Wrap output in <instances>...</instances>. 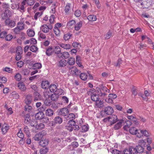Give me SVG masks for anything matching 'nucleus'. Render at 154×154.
Instances as JSON below:
<instances>
[{"label":"nucleus","mask_w":154,"mask_h":154,"mask_svg":"<svg viewBox=\"0 0 154 154\" xmlns=\"http://www.w3.org/2000/svg\"><path fill=\"white\" fill-rule=\"evenodd\" d=\"M58 57L67 59L69 57V54L68 52H62L58 55Z\"/></svg>","instance_id":"nucleus-14"},{"label":"nucleus","mask_w":154,"mask_h":154,"mask_svg":"<svg viewBox=\"0 0 154 154\" xmlns=\"http://www.w3.org/2000/svg\"><path fill=\"white\" fill-rule=\"evenodd\" d=\"M71 4L69 3H67L64 9V11L66 13H67L69 11Z\"/></svg>","instance_id":"nucleus-50"},{"label":"nucleus","mask_w":154,"mask_h":154,"mask_svg":"<svg viewBox=\"0 0 154 154\" xmlns=\"http://www.w3.org/2000/svg\"><path fill=\"white\" fill-rule=\"evenodd\" d=\"M67 120L69 121H74V120L75 119V115L72 113H70L69 114L66 118Z\"/></svg>","instance_id":"nucleus-26"},{"label":"nucleus","mask_w":154,"mask_h":154,"mask_svg":"<svg viewBox=\"0 0 154 154\" xmlns=\"http://www.w3.org/2000/svg\"><path fill=\"white\" fill-rule=\"evenodd\" d=\"M45 127L44 124L41 123L38 124H36L35 125V128L37 129H41Z\"/></svg>","instance_id":"nucleus-53"},{"label":"nucleus","mask_w":154,"mask_h":154,"mask_svg":"<svg viewBox=\"0 0 154 154\" xmlns=\"http://www.w3.org/2000/svg\"><path fill=\"white\" fill-rule=\"evenodd\" d=\"M45 115L48 116H51L54 114L53 110L51 109H47L45 111Z\"/></svg>","instance_id":"nucleus-30"},{"label":"nucleus","mask_w":154,"mask_h":154,"mask_svg":"<svg viewBox=\"0 0 154 154\" xmlns=\"http://www.w3.org/2000/svg\"><path fill=\"white\" fill-rule=\"evenodd\" d=\"M72 35L69 33H67L65 34L63 36V38L64 40L66 41L68 40L72 36Z\"/></svg>","instance_id":"nucleus-47"},{"label":"nucleus","mask_w":154,"mask_h":154,"mask_svg":"<svg viewBox=\"0 0 154 154\" xmlns=\"http://www.w3.org/2000/svg\"><path fill=\"white\" fill-rule=\"evenodd\" d=\"M53 51V48L50 46L46 48L45 53L47 56H50L54 54Z\"/></svg>","instance_id":"nucleus-9"},{"label":"nucleus","mask_w":154,"mask_h":154,"mask_svg":"<svg viewBox=\"0 0 154 154\" xmlns=\"http://www.w3.org/2000/svg\"><path fill=\"white\" fill-rule=\"evenodd\" d=\"M54 120V123L60 125L63 122V119L60 116L56 117Z\"/></svg>","instance_id":"nucleus-19"},{"label":"nucleus","mask_w":154,"mask_h":154,"mask_svg":"<svg viewBox=\"0 0 154 154\" xmlns=\"http://www.w3.org/2000/svg\"><path fill=\"white\" fill-rule=\"evenodd\" d=\"M72 71H73L75 75L77 76L79 75V73H81V71L78 70L75 66H72Z\"/></svg>","instance_id":"nucleus-38"},{"label":"nucleus","mask_w":154,"mask_h":154,"mask_svg":"<svg viewBox=\"0 0 154 154\" xmlns=\"http://www.w3.org/2000/svg\"><path fill=\"white\" fill-rule=\"evenodd\" d=\"M69 113V110L66 108H63L61 109L58 112V115L66 117Z\"/></svg>","instance_id":"nucleus-6"},{"label":"nucleus","mask_w":154,"mask_h":154,"mask_svg":"<svg viewBox=\"0 0 154 154\" xmlns=\"http://www.w3.org/2000/svg\"><path fill=\"white\" fill-rule=\"evenodd\" d=\"M91 96V100L94 101L96 102L100 99V98H99V95L98 94H93Z\"/></svg>","instance_id":"nucleus-31"},{"label":"nucleus","mask_w":154,"mask_h":154,"mask_svg":"<svg viewBox=\"0 0 154 154\" xmlns=\"http://www.w3.org/2000/svg\"><path fill=\"white\" fill-rule=\"evenodd\" d=\"M54 53L57 55V56L59 55L60 53H61V49L60 47L58 46H54L53 48Z\"/></svg>","instance_id":"nucleus-20"},{"label":"nucleus","mask_w":154,"mask_h":154,"mask_svg":"<svg viewBox=\"0 0 154 154\" xmlns=\"http://www.w3.org/2000/svg\"><path fill=\"white\" fill-rule=\"evenodd\" d=\"M96 90L99 96L103 98L107 95L106 92H109V90L106 87L103 85H101L100 88H97Z\"/></svg>","instance_id":"nucleus-2"},{"label":"nucleus","mask_w":154,"mask_h":154,"mask_svg":"<svg viewBox=\"0 0 154 154\" xmlns=\"http://www.w3.org/2000/svg\"><path fill=\"white\" fill-rule=\"evenodd\" d=\"M16 27L22 30L24 29V24L22 22H19L17 24Z\"/></svg>","instance_id":"nucleus-43"},{"label":"nucleus","mask_w":154,"mask_h":154,"mask_svg":"<svg viewBox=\"0 0 154 154\" xmlns=\"http://www.w3.org/2000/svg\"><path fill=\"white\" fill-rule=\"evenodd\" d=\"M27 34L30 37H32L35 35L34 32L31 29H30L29 30H27Z\"/></svg>","instance_id":"nucleus-54"},{"label":"nucleus","mask_w":154,"mask_h":154,"mask_svg":"<svg viewBox=\"0 0 154 154\" xmlns=\"http://www.w3.org/2000/svg\"><path fill=\"white\" fill-rule=\"evenodd\" d=\"M54 15H51L50 17V19H49V21L50 23L53 24V23L54 21Z\"/></svg>","instance_id":"nucleus-64"},{"label":"nucleus","mask_w":154,"mask_h":154,"mask_svg":"<svg viewBox=\"0 0 154 154\" xmlns=\"http://www.w3.org/2000/svg\"><path fill=\"white\" fill-rule=\"evenodd\" d=\"M48 149L47 147H43L40 149V154H45L48 151Z\"/></svg>","instance_id":"nucleus-41"},{"label":"nucleus","mask_w":154,"mask_h":154,"mask_svg":"<svg viewBox=\"0 0 154 154\" xmlns=\"http://www.w3.org/2000/svg\"><path fill=\"white\" fill-rule=\"evenodd\" d=\"M126 124L127 125H125L123 127V128L124 130L127 131L129 128L130 126L131 125L132 123L130 121H128L126 122Z\"/></svg>","instance_id":"nucleus-46"},{"label":"nucleus","mask_w":154,"mask_h":154,"mask_svg":"<svg viewBox=\"0 0 154 154\" xmlns=\"http://www.w3.org/2000/svg\"><path fill=\"white\" fill-rule=\"evenodd\" d=\"M14 78L16 81H19L21 79L22 76L20 74L17 73L15 75Z\"/></svg>","instance_id":"nucleus-52"},{"label":"nucleus","mask_w":154,"mask_h":154,"mask_svg":"<svg viewBox=\"0 0 154 154\" xmlns=\"http://www.w3.org/2000/svg\"><path fill=\"white\" fill-rule=\"evenodd\" d=\"M141 134L140 137L143 135L144 136L148 137L149 136V134L148 131L146 130H141L140 131V134Z\"/></svg>","instance_id":"nucleus-33"},{"label":"nucleus","mask_w":154,"mask_h":154,"mask_svg":"<svg viewBox=\"0 0 154 154\" xmlns=\"http://www.w3.org/2000/svg\"><path fill=\"white\" fill-rule=\"evenodd\" d=\"M82 25V22L80 21L75 26V29L76 31H78L80 29Z\"/></svg>","instance_id":"nucleus-32"},{"label":"nucleus","mask_w":154,"mask_h":154,"mask_svg":"<svg viewBox=\"0 0 154 154\" xmlns=\"http://www.w3.org/2000/svg\"><path fill=\"white\" fill-rule=\"evenodd\" d=\"M42 67V65L40 63H36L33 64L32 68L34 69H37L41 68Z\"/></svg>","instance_id":"nucleus-42"},{"label":"nucleus","mask_w":154,"mask_h":154,"mask_svg":"<svg viewBox=\"0 0 154 154\" xmlns=\"http://www.w3.org/2000/svg\"><path fill=\"white\" fill-rule=\"evenodd\" d=\"M108 119L109 121L111 123V125L115 123L118 121L117 116L114 115H112L111 116L109 117Z\"/></svg>","instance_id":"nucleus-8"},{"label":"nucleus","mask_w":154,"mask_h":154,"mask_svg":"<svg viewBox=\"0 0 154 154\" xmlns=\"http://www.w3.org/2000/svg\"><path fill=\"white\" fill-rule=\"evenodd\" d=\"M41 29L43 32L45 33H47L49 31L48 26L47 25H43L42 26Z\"/></svg>","instance_id":"nucleus-28"},{"label":"nucleus","mask_w":154,"mask_h":154,"mask_svg":"<svg viewBox=\"0 0 154 154\" xmlns=\"http://www.w3.org/2000/svg\"><path fill=\"white\" fill-rule=\"evenodd\" d=\"M49 88L51 92L57 93L58 95H61L63 91V90L61 89H58L57 86L54 84L51 85Z\"/></svg>","instance_id":"nucleus-4"},{"label":"nucleus","mask_w":154,"mask_h":154,"mask_svg":"<svg viewBox=\"0 0 154 154\" xmlns=\"http://www.w3.org/2000/svg\"><path fill=\"white\" fill-rule=\"evenodd\" d=\"M67 62L70 65H74L75 63V59L74 58L71 57L68 59V62Z\"/></svg>","instance_id":"nucleus-40"},{"label":"nucleus","mask_w":154,"mask_h":154,"mask_svg":"<svg viewBox=\"0 0 154 154\" xmlns=\"http://www.w3.org/2000/svg\"><path fill=\"white\" fill-rule=\"evenodd\" d=\"M33 95L34 96V100L36 101L39 100L41 99V96L37 92H35L34 93Z\"/></svg>","instance_id":"nucleus-25"},{"label":"nucleus","mask_w":154,"mask_h":154,"mask_svg":"<svg viewBox=\"0 0 154 154\" xmlns=\"http://www.w3.org/2000/svg\"><path fill=\"white\" fill-rule=\"evenodd\" d=\"M80 77L82 80L85 81L88 79V75L85 73H81L80 75Z\"/></svg>","instance_id":"nucleus-34"},{"label":"nucleus","mask_w":154,"mask_h":154,"mask_svg":"<svg viewBox=\"0 0 154 154\" xmlns=\"http://www.w3.org/2000/svg\"><path fill=\"white\" fill-rule=\"evenodd\" d=\"M30 116L29 114H26L25 116V121L24 123H25L28 124L30 123Z\"/></svg>","instance_id":"nucleus-39"},{"label":"nucleus","mask_w":154,"mask_h":154,"mask_svg":"<svg viewBox=\"0 0 154 154\" xmlns=\"http://www.w3.org/2000/svg\"><path fill=\"white\" fill-rule=\"evenodd\" d=\"M12 95L13 96V97L15 99H18L19 97V95L18 93L15 91L12 92Z\"/></svg>","instance_id":"nucleus-62"},{"label":"nucleus","mask_w":154,"mask_h":154,"mask_svg":"<svg viewBox=\"0 0 154 154\" xmlns=\"http://www.w3.org/2000/svg\"><path fill=\"white\" fill-rule=\"evenodd\" d=\"M96 91L95 89L94 88H91L88 92L87 93L88 95H91L92 94H95L94 93Z\"/></svg>","instance_id":"nucleus-60"},{"label":"nucleus","mask_w":154,"mask_h":154,"mask_svg":"<svg viewBox=\"0 0 154 154\" xmlns=\"http://www.w3.org/2000/svg\"><path fill=\"white\" fill-rule=\"evenodd\" d=\"M124 121L123 119L119 120V122L116 124L114 127V128L115 130H117L120 128L122 126V123Z\"/></svg>","instance_id":"nucleus-15"},{"label":"nucleus","mask_w":154,"mask_h":154,"mask_svg":"<svg viewBox=\"0 0 154 154\" xmlns=\"http://www.w3.org/2000/svg\"><path fill=\"white\" fill-rule=\"evenodd\" d=\"M17 136L21 139H23L24 137V135L22 132V131L20 129L18 132L17 134Z\"/></svg>","instance_id":"nucleus-55"},{"label":"nucleus","mask_w":154,"mask_h":154,"mask_svg":"<svg viewBox=\"0 0 154 154\" xmlns=\"http://www.w3.org/2000/svg\"><path fill=\"white\" fill-rule=\"evenodd\" d=\"M87 19L89 21H93L96 20L97 17L95 15H90L88 16Z\"/></svg>","instance_id":"nucleus-36"},{"label":"nucleus","mask_w":154,"mask_h":154,"mask_svg":"<svg viewBox=\"0 0 154 154\" xmlns=\"http://www.w3.org/2000/svg\"><path fill=\"white\" fill-rule=\"evenodd\" d=\"M54 32L57 36H59L60 35V29L58 28H55L54 29Z\"/></svg>","instance_id":"nucleus-48"},{"label":"nucleus","mask_w":154,"mask_h":154,"mask_svg":"<svg viewBox=\"0 0 154 154\" xmlns=\"http://www.w3.org/2000/svg\"><path fill=\"white\" fill-rule=\"evenodd\" d=\"M5 23L6 26L11 28L14 27L16 25L15 22L10 18L6 19L5 21Z\"/></svg>","instance_id":"nucleus-5"},{"label":"nucleus","mask_w":154,"mask_h":154,"mask_svg":"<svg viewBox=\"0 0 154 154\" xmlns=\"http://www.w3.org/2000/svg\"><path fill=\"white\" fill-rule=\"evenodd\" d=\"M75 20H71L69 22H68L67 26L70 27L73 25H75Z\"/></svg>","instance_id":"nucleus-57"},{"label":"nucleus","mask_w":154,"mask_h":154,"mask_svg":"<svg viewBox=\"0 0 154 154\" xmlns=\"http://www.w3.org/2000/svg\"><path fill=\"white\" fill-rule=\"evenodd\" d=\"M24 131L27 137H29L30 136L29 129L28 126H26L24 127Z\"/></svg>","instance_id":"nucleus-45"},{"label":"nucleus","mask_w":154,"mask_h":154,"mask_svg":"<svg viewBox=\"0 0 154 154\" xmlns=\"http://www.w3.org/2000/svg\"><path fill=\"white\" fill-rule=\"evenodd\" d=\"M17 87L22 91H24L26 89V88L23 82H19L18 84Z\"/></svg>","instance_id":"nucleus-17"},{"label":"nucleus","mask_w":154,"mask_h":154,"mask_svg":"<svg viewBox=\"0 0 154 154\" xmlns=\"http://www.w3.org/2000/svg\"><path fill=\"white\" fill-rule=\"evenodd\" d=\"M81 13L80 10H76L74 13V14L77 17H79L81 15Z\"/></svg>","instance_id":"nucleus-63"},{"label":"nucleus","mask_w":154,"mask_h":154,"mask_svg":"<svg viewBox=\"0 0 154 154\" xmlns=\"http://www.w3.org/2000/svg\"><path fill=\"white\" fill-rule=\"evenodd\" d=\"M89 128V127L88 125H83L81 127L80 130L82 132H85L88 130Z\"/></svg>","instance_id":"nucleus-29"},{"label":"nucleus","mask_w":154,"mask_h":154,"mask_svg":"<svg viewBox=\"0 0 154 154\" xmlns=\"http://www.w3.org/2000/svg\"><path fill=\"white\" fill-rule=\"evenodd\" d=\"M22 48L20 47H18L17 48L16 53L17 54H21L22 53Z\"/></svg>","instance_id":"nucleus-61"},{"label":"nucleus","mask_w":154,"mask_h":154,"mask_svg":"<svg viewBox=\"0 0 154 154\" xmlns=\"http://www.w3.org/2000/svg\"><path fill=\"white\" fill-rule=\"evenodd\" d=\"M129 132L131 134L136 135L137 137H140L141 134H140V132H138L137 129L135 127H132L130 128L129 129Z\"/></svg>","instance_id":"nucleus-7"},{"label":"nucleus","mask_w":154,"mask_h":154,"mask_svg":"<svg viewBox=\"0 0 154 154\" xmlns=\"http://www.w3.org/2000/svg\"><path fill=\"white\" fill-rule=\"evenodd\" d=\"M49 82L48 81H42L41 83V87L43 89H46L49 88Z\"/></svg>","instance_id":"nucleus-23"},{"label":"nucleus","mask_w":154,"mask_h":154,"mask_svg":"<svg viewBox=\"0 0 154 154\" xmlns=\"http://www.w3.org/2000/svg\"><path fill=\"white\" fill-rule=\"evenodd\" d=\"M110 152L112 154H121V152L116 149H111Z\"/></svg>","instance_id":"nucleus-58"},{"label":"nucleus","mask_w":154,"mask_h":154,"mask_svg":"<svg viewBox=\"0 0 154 154\" xmlns=\"http://www.w3.org/2000/svg\"><path fill=\"white\" fill-rule=\"evenodd\" d=\"M37 47L34 45H32L30 47V50L33 52L35 53L38 51Z\"/></svg>","instance_id":"nucleus-44"},{"label":"nucleus","mask_w":154,"mask_h":154,"mask_svg":"<svg viewBox=\"0 0 154 154\" xmlns=\"http://www.w3.org/2000/svg\"><path fill=\"white\" fill-rule=\"evenodd\" d=\"M133 149V148L131 147L129 149H125L124 150L123 153L122 154H132L133 152H134Z\"/></svg>","instance_id":"nucleus-21"},{"label":"nucleus","mask_w":154,"mask_h":154,"mask_svg":"<svg viewBox=\"0 0 154 154\" xmlns=\"http://www.w3.org/2000/svg\"><path fill=\"white\" fill-rule=\"evenodd\" d=\"M68 124L69 126H67V129L69 131H72L73 130L78 131L80 128L79 126L76 124L75 121H69Z\"/></svg>","instance_id":"nucleus-3"},{"label":"nucleus","mask_w":154,"mask_h":154,"mask_svg":"<svg viewBox=\"0 0 154 154\" xmlns=\"http://www.w3.org/2000/svg\"><path fill=\"white\" fill-rule=\"evenodd\" d=\"M103 102L101 100H98L96 102V105L99 108L102 107Z\"/></svg>","instance_id":"nucleus-51"},{"label":"nucleus","mask_w":154,"mask_h":154,"mask_svg":"<svg viewBox=\"0 0 154 154\" xmlns=\"http://www.w3.org/2000/svg\"><path fill=\"white\" fill-rule=\"evenodd\" d=\"M29 104H26L25 106V110L29 112L32 109V107L31 106L29 105Z\"/></svg>","instance_id":"nucleus-59"},{"label":"nucleus","mask_w":154,"mask_h":154,"mask_svg":"<svg viewBox=\"0 0 154 154\" xmlns=\"http://www.w3.org/2000/svg\"><path fill=\"white\" fill-rule=\"evenodd\" d=\"M59 45L60 47L66 49H69L72 48L71 45L69 44L60 43Z\"/></svg>","instance_id":"nucleus-24"},{"label":"nucleus","mask_w":154,"mask_h":154,"mask_svg":"<svg viewBox=\"0 0 154 154\" xmlns=\"http://www.w3.org/2000/svg\"><path fill=\"white\" fill-rule=\"evenodd\" d=\"M44 114L42 112H39L36 113L35 115V118L36 119L41 120L44 118Z\"/></svg>","instance_id":"nucleus-16"},{"label":"nucleus","mask_w":154,"mask_h":154,"mask_svg":"<svg viewBox=\"0 0 154 154\" xmlns=\"http://www.w3.org/2000/svg\"><path fill=\"white\" fill-rule=\"evenodd\" d=\"M43 14L42 12H37L35 14L34 16V19L36 20L38 18L41 17Z\"/></svg>","instance_id":"nucleus-56"},{"label":"nucleus","mask_w":154,"mask_h":154,"mask_svg":"<svg viewBox=\"0 0 154 154\" xmlns=\"http://www.w3.org/2000/svg\"><path fill=\"white\" fill-rule=\"evenodd\" d=\"M44 134L42 132H39L37 134L35 135L33 137V139L35 141L40 140L43 137Z\"/></svg>","instance_id":"nucleus-12"},{"label":"nucleus","mask_w":154,"mask_h":154,"mask_svg":"<svg viewBox=\"0 0 154 154\" xmlns=\"http://www.w3.org/2000/svg\"><path fill=\"white\" fill-rule=\"evenodd\" d=\"M60 95H58L57 93H55L52 94L51 97V99L53 101H56L57 100L59 96Z\"/></svg>","instance_id":"nucleus-35"},{"label":"nucleus","mask_w":154,"mask_h":154,"mask_svg":"<svg viewBox=\"0 0 154 154\" xmlns=\"http://www.w3.org/2000/svg\"><path fill=\"white\" fill-rule=\"evenodd\" d=\"M11 15V12L9 10H7L5 11L2 19H3L4 20L6 18H9L10 17Z\"/></svg>","instance_id":"nucleus-22"},{"label":"nucleus","mask_w":154,"mask_h":154,"mask_svg":"<svg viewBox=\"0 0 154 154\" xmlns=\"http://www.w3.org/2000/svg\"><path fill=\"white\" fill-rule=\"evenodd\" d=\"M113 109L110 106H107L105 108L104 112L105 114L109 115L111 114L113 112Z\"/></svg>","instance_id":"nucleus-10"},{"label":"nucleus","mask_w":154,"mask_h":154,"mask_svg":"<svg viewBox=\"0 0 154 154\" xmlns=\"http://www.w3.org/2000/svg\"><path fill=\"white\" fill-rule=\"evenodd\" d=\"M9 129V126L7 124H4L2 126L1 130L2 133L4 134H6Z\"/></svg>","instance_id":"nucleus-13"},{"label":"nucleus","mask_w":154,"mask_h":154,"mask_svg":"<svg viewBox=\"0 0 154 154\" xmlns=\"http://www.w3.org/2000/svg\"><path fill=\"white\" fill-rule=\"evenodd\" d=\"M32 96L30 94L26 96L25 99V102L26 104H30L32 100Z\"/></svg>","instance_id":"nucleus-27"},{"label":"nucleus","mask_w":154,"mask_h":154,"mask_svg":"<svg viewBox=\"0 0 154 154\" xmlns=\"http://www.w3.org/2000/svg\"><path fill=\"white\" fill-rule=\"evenodd\" d=\"M49 141L47 139L42 140H40L39 144L40 146L43 147H45L48 145Z\"/></svg>","instance_id":"nucleus-18"},{"label":"nucleus","mask_w":154,"mask_h":154,"mask_svg":"<svg viewBox=\"0 0 154 154\" xmlns=\"http://www.w3.org/2000/svg\"><path fill=\"white\" fill-rule=\"evenodd\" d=\"M142 2H140L141 5L145 8H148L151 5L150 1V0H142Z\"/></svg>","instance_id":"nucleus-11"},{"label":"nucleus","mask_w":154,"mask_h":154,"mask_svg":"<svg viewBox=\"0 0 154 154\" xmlns=\"http://www.w3.org/2000/svg\"><path fill=\"white\" fill-rule=\"evenodd\" d=\"M66 61V60L64 59L60 60L59 62V66L61 67L65 66L67 63Z\"/></svg>","instance_id":"nucleus-37"},{"label":"nucleus","mask_w":154,"mask_h":154,"mask_svg":"<svg viewBox=\"0 0 154 154\" xmlns=\"http://www.w3.org/2000/svg\"><path fill=\"white\" fill-rule=\"evenodd\" d=\"M146 146V142L143 140H140L138 142V145L136 146V148H133V150L134 152H133V154H136L137 152H143Z\"/></svg>","instance_id":"nucleus-1"},{"label":"nucleus","mask_w":154,"mask_h":154,"mask_svg":"<svg viewBox=\"0 0 154 154\" xmlns=\"http://www.w3.org/2000/svg\"><path fill=\"white\" fill-rule=\"evenodd\" d=\"M112 32L110 30H109L108 32L105 35V39H108L110 38L112 35Z\"/></svg>","instance_id":"nucleus-49"}]
</instances>
